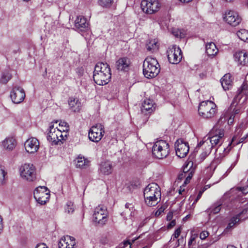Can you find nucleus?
<instances>
[{"label": "nucleus", "mask_w": 248, "mask_h": 248, "mask_svg": "<svg viewBox=\"0 0 248 248\" xmlns=\"http://www.w3.org/2000/svg\"><path fill=\"white\" fill-rule=\"evenodd\" d=\"M176 224V222H175V220H172L170 221V222L168 226H167V227L168 229H171L172 227H173Z\"/></svg>", "instance_id": "4d7b16f0"}, {"label": "nucleus", "mask_w": 248, "mask_h": 248, "mask_svg": "<svg viewBox=\"0 0 248 248\" xmlns=\"http://www.w3.org/2000/svg\"><path fill=\"white\" fill-rule=\"evenodd\" d=\"M232 78L230 74H225L221 79L220 82L223 89L226 91L232 87Z\"/></svg>", "instance_id": "b1692460"}, {"label": "nucleus", "mask_w": 248, "mask_h": 248, "mask_svg": "<svg viewBox=\"0 0 248 248\" xmlns=\"http://www.w3.org/2000/svg\"><path fill=\"white\" fill-rule=\"evenodd\" d=\"M167 56L169 61L172 64L179 63L182 58V51L180 48L173 45L169 48L167 50Z\"/></svg>", "instance_id": "9b49d317"}, {"label": "nucleus", "mask_w": 248, "mask_h": 248, "mask_svg": "<svg viewBox=\"0 0 248 248\" xmlns=\"http://www.w3.org/2000/svg\"><path fill=\"white\" fill-rule=\"evenodd\" d=\"M146 47L148 51L152 52L157 50L158 47L157 41L155 39L149 40L146 44Z\"/></svg>", "instance_id": "c756f323"}, {"label": "nucleus", "mask_w": 248, "mask_h": 248, "mask_svg": "<svg viewBox=\"0 0 248 248\" xmlns=\"http://www.w3.org/2000/svg\"><path fill=\"white\" fill-rule=\"evenodd\" d=\"M185 191V189L184 188H182V187H180L179 190V193L180 194L182 195L183 193Z\"/></svg>", "instance_id": "69168bd1"}, {"label": "nucleus", "mask_w": 248, "mask_h": 248, "mask_svg": "<svg viewBox=\"0 0 248 248\" xmlns=\"http://www.w3.org/2000/svg\"><path fill=\"white\" fill-rule=\"evenodd\" d=\"M217 165V164L216 161H213L211 162L210 165L205 170L204 173H205L207 178H210L212 176Z\"/></svg>", "instance_id": "2f4dec72"}, {"label": "nucleus", "mask_w": 248, "mask_h": 248, "mask_svg": "<svg viewBox=\"0 0 248 248\" xmlns=\"http://www.w3.org/2000/svg\"><path fill=\"white\" fill-rule=\"evenodd\" d=\"M234 57L235 60L241 65H246L248 64V54L244 51L236 52Z\"/></svg>", "instance_id": "aec40b11"}, {"label": "nucleus", "mask_w": 248, "mask_h": 248, "mask_svg": "<svg viewBox=\"0 0 248 248\" xmlns=\"http://www.w3.org/2000/svg\"><path fill=\"white\" fill-rule=\"evenodd\" d=\"M194 171V170H192L189 172L187 173V174L186 175V179L185 181V184H186L190 182V180H191V179L192 178V177L193 176Z\"/></svg>", "instance_id": "a18cd8bd"}, {"label": "nucleus", "mask_w": 248, "mask_h": 248, "mask_svg": "<svg viewBox=\"0 0 248 248\" xmlns=\"http://www.w3.org/2000/svg\"><path fill=\"white\" fill-rule=\"evenodd\" d=\"M86 19L82 16H78L75 21V27L79 31H84L88 28Z\"/></svg>", "instance_id": "4be33fe9"}, {"label": "nucleus", "mask_w": 248, "mask_h": 248, "mask_svg": "<svg viewBox=\"0 0 248 248\" xmlns=\"http://www.w3.org/2000/svg\"><path fill=\"white\" fill-rule=\"evenodd\" d=\"M130 61L127 57L119 58L116 62V67L119 71H127L129 68Z\"/></svg>", "instance_id": "a211bd4d"}, {"label": "nucleus", "mask_w": 248, "mask_h": 248, "mask_svg": "<svg viewBox=\"0 0 248 248\" xmlns=\"http://www.w3.org/2000/svg\"><path fill=\"white\" fill-rule=\"evenodd\" d=\"M173 35L176 37L184 38L185 36V33L180 30H176L172 32Z\"/></svg>", "instance_id": "79ce46f5"}, {"label": "nucleus", "mask_w": 248, "mask_h": 248, "mask_svg": "<svg viewBox=\"0 0 248 248\" xmlns=\"http://www.w3.org/2000/svg\"><path fill=\"white\" fill-rule=\"evenodd\" d=\"M69 105L74 112H78L81 107L80 102L76 98H71L69 101Z\"/></svg>", "instance_id": "bb28decb"}, {"label": "nucleus", "mask_w": 248, "mask_h": 248, "mask_svg": "<svg viewBox=\"0 0 248 248\" xmlns=\"http://www.w3.org/2000/svg\"><path fill=\"white\" fill-rule=\"evenodd\" d=\"M209 155V148L203 152L200 155V162L203 161Z\"/></svg>", "instance_id": "49530a36"}, {"label": "nucleus", "mask_w": 248, "mask_h": 248, "mask_svg": "<svg viewBox=\"0 0 248 248\" xmlns=\"http://www.w3.org/2000/svg\"><path fill=\"white\" fill-rule=\"evenodd\" d=\"M152 153L158 159H163L169 154V145L166 141L160 140L154 144L152 148Z\"/></svg>", "instance_id": "39448f33"}, {"label": "nucleus", "mask_w": 248, "mask_h": 248, "mask_svg": "<svg viewBox=\"0 0 248 248\" xmlns=\"http://www.w3.org/2000/svg\"><path fill=\"white\" fill-rule=\"evenodd\" d=\"M202 193H203V191H199V193H198V195L193 204L196 203L200 200V199L201 198V197L202 196Z\"/></svg>", "instance_id": "6e6d98bb"}, {"label": "nucleus", "mask_w": 248, "mask_h": 248, "mask_svg": "<svg viewBox=\"0 0 248 248\" xmlns=\"http://www.w3.org/2000/svg\"><path fill=\"white\" fill-rule=\"evenodd\" d=\"M113 0H99L98 3L100 5L103 7H109L111 5Z\"/></svg>", "instance_id": "ea45409f"}, {"label": "nucleus", "mask_w": 248, "mask_h": 248, "mask_svg": "<svg viewBox=\"0 0 248 248\" xmlns=\"http://www.w3.org/2000/svg\"><path fill=\"white\" fill-rule=\"evenodd\" d=\"M181 232V228L180 227L177 228L174 232V233L172 235V237L171 238V240L173 238V240H174V239L177 238Z\"/></svg>", "instance_id": "09e8293b"}, {"label": "nucleus", "mask_w": 248, "mask_h": 248, "mask_svg": "<svg viewBox=\"0 0 248 248\" xmlns=\"http://www.w3.org/2000/svg\"><path fill=\"white\" fill-rule=\"evenodd\" d=\"M76 244L75 239L70 236L62 238L59 243V248H74Z\"/></svg>", "instance_id": "6ab92c4d"}, {"label": "nucleus", "mask_w": 248, "mask_h": 248, "mask_svg": "<svg viewBox=\"0 0 248 248\" xmlns=\"http://www.w3.org/2000/svg\"><path fill=\"white\" fill-rule=\"evenodd\" d=\"M24 146L27 152L32 154L38 151L39 147V142L36 138H31L26 141Z\"/></svg>", "instance_id": "f3484780"}, {"label": "nucleus", "mask_w": 248, "mask_h": 248, "mask_svg": "<svg viewBox=\"0 0 248 248\" xmlns=\"http://www.w3.org/2000/svg\"><path fill=\"white\" fill-rule=\"evenodd\" d=\"M175 149L176 155L181 158H184L189 152V145L187 142L179 139L175 143Z\"/></svg>", "instance_id": "4468645a"}, {"label": "nucleus", "mask_w": 248, "mask_h": 248, "mask_svg": "<svg viewBox=\"0 0 248 248\" xmlns=\"http://www.w3.org/2000/svg\"><path fill=\"white\" fill-rule=\"evenodd\" d=\"M180 2L182 3H189L191 2L192 0H179Z\"/></svg>", "instance_id": "0e129e2a"}, {"label": "nucleus", "mask_w": 248, "mask_h": 248, "mask_svg": "<svg viewBox=\"0 0 248 248\" xmlns=\"http://www.w3.org/2000/svg\"><path fill=\"white\" fill-rule=\"evenodd\" d=\"M6 172L1 168H0V184H2L5 180Z\"/></svg>", "instance_id": "de8ad7c7"}, {"label": "nucleus", "mask_w": 248, "mask_h": 248, "mask_svg": "<svg viewBox=\"0 0 248 248\" xmlns=\"http://www.w3.org/2000/svg\"><path fill=\"white\" fill-rule=\"evenodd\" d=\"M194 241H195V238L194 237H191L188 243V246H190V245L192 244V242Z\"/></svg>", "instance_id": "680f3d73"}, {"label": "nucleus", "mask_w": 248, "mask_h": 248, "mask_svg": "<svg viewBox=\"0 0 248 248\" xmlns=\"http://www.w3.org/2000/svg\"><path fill=\"white\" fill-rule=\"evenodd\" d=\"M222 202L220 201H217L213 204L210 208H208L206 212L209 215L216 214L219 212Z\"/></svg>", "instance_id": "a878e982"}, {"label": "nucleus", "mask_w": 248, "mask_h": 248, "mask_svg": "<svg viewBox=\"0 0 248 248\" xmlns=\"http://www.w3.org/2000/svg\"><path fill=\"white\" fill-rule=\"evenodd\" d=\"M105 133L104 127L100 124L93 125L89 132V138L93 142L99 141Z\"/></svg>", "instance_id": "1a4fd4ad"}, {"label": "nucleus", "mask_w": 248, "mask_h": 248, "mask_svg": "<svg viewBox=\"0 0 248 248\" xmlns=\"http://www.w3.org/2000/svg\"><path fill=\"white\" fill-rule=\"evenodd\" d=\"M199 76L201 78H204L206 77V73H202L200 74Z\"/></svg>", "instance_id": "e2e57ef3"}, {"label": "nucleus", "mask_w": 248, "mask_h": 248, "mask_svg": "<svg viewBox=\"0 0 248 248\" xmlns=\"http://www.w3.org/2000/svg\"><path fill=\"white\" fill-rule=\"evenodd\" d=\"M62 129H59L57 128L56 134L58 137V139L60 140V142L64 140L63 136L62 134Z\"/></svg>", "instance_id": "8fccbe9b"}, {"label": "nucleus", "mask_w": 248, "mask_h": 248, "mask_svg": "<svg viewBox=\"0 0 248 248\" xmlns=\"http://www.w3.org/2000/svg\"><path fill=\"white\" fill-rule=\"evenodd\" d=\"M203 146L204 147L205 151H206V149H208L209 148V154L211 152V150L213 149V145H212L208 140H202L200 141V142L198 144V146Z\"/></svg>", "instance_id": "e433bc0d"}, {"label": "nucleus", "mask_w": 248, "mask_h": 248, "mask_svg": "<svg viewBox=\"0 0 248 248\" xmlns=\"http://www.w3.org/2000/svg\"><path fill=\"white\" fill-rule=\"evenodd\" d=\"M35 248H48L45 243L38 244L36 245Z\"/></svg>", "instance_id": "bf43d9fd"}, {"label": "nucleus", "mask_w": 248, "mask_h": 248, "mask_svg": "<svg viewBox=\"0 0 248 248\" xmlns=\"http://www.w3.org/2000/svg\"><path fill=\"white\" fill-rule=\"evenodd\" d=\"M143 195L145 202L148 206H153L156 205L158 199L161 197L159 186L156 183L149 184L144 188Z\"/></svg>", "instance_id": "f03ea898"}, {"label": "nucleus", "mask_w": 248, "mask_h": 248, "mask_svg": "<svg viewBox=\"0 0 248 248\" xmlns=\"http://www.w3.org/2000/svg\"><path fill=\"white\" fill-rule=\"evenodd\" d=\"M224 20L229 24L235 27L241 21V18L238 13L233 10H227L223 16Z\"/></svg>", "instance_id": "ddd939ff"}, {"label": "nucleus", "mask_w": 248, "mask_h": 248, "mask_svg": "<svg viewBox=\"0 0 248 248\" xmlns=\"http://www.w3.org/2000/svg\"><path fill=\"white\" fill-rule=\"evenodd\" d=\"M238 214L240 217L242 218V220L248 218V204L245 206L242 212Z\"/></svg>", "instance_id": "58836bf2"}, {"label": "nucleus", "mask_w": 248, "mask_h": 248, "mask_svg": "<svg viewBox=\"0 0 248 248\" xmlns=\"http://www.w3.org/2000/svg\"><path fill=\"white\" fill-rule=\"evenodd\" d=\"M111 76L109 65L105 62H98L95 66L93 78L95 83L99 85L108 84Z\"/></svg>", "instance_id": "f257e3e1"}, {"label": "nucleus", "mask_w": 248, "mask_h": 248, "mask_svg": "<svg viewBox=\"0 0 248 248\" xmlns=\"http://www.w3.org/2000/svg\"><path fill=\"white\" fill-rule=\"evenodd\" d=\"M100 171L102 173L105 175L110 174L112 171L111 164L108 161L102 163L100 167Z\"/></svg>", "instance_id": "cd10ccee"}, {"label": "nucleus", "mask_w": 248, "mask_h": 248, "mask_svg": "<svg viewBox=\"0 0 248 248\" xmlns=\"http://www.w3.org/2000/svg\"><path fill=\"white\" fill-rule=\"evenodd\" d=\"M198 111L203 118L210 119L214 117L217 113V106L211 101H203L199 106Z\"/></svg>", "instance_id": "20e7f679"}, {"label": "nucleus", "mask_w": 248, "mask_h": 248, "mask_svg": "<svg viewBox=\"0 0 248 248\" xmlns=\"http://www.w3.org/2000/svg\"><path fill=\"white\" fill-rule=\"evenodd\" d=\"M173 214L171 212H169L167 216V220L170 221L172 218Z\"/></svg>", "instance_id": "052dcab7"}, {"label": "nucleus", "mask_w": 248, "mask_h": 248, "mask_svg": "<svg viewBox=\"0 0 248 248\" xmlns=\"http://www.w3.org/2000/svg\"><path fill=\"white\" fill-rule=\"evenodd\" d=\"M68 213H72L74 211L73 204L71 202H68L67 203V208L65 209Z\"/></svg>", "instance_id": "37998d69"}, {"label": "nucleus", "mask_w": 248, "mask_h": 248, "mask_svg": "<svg viewBox=\"0 0 248 248\" xmlns=\"http://www.w3.org/2000/svg\"><path fill=\"white\" fill-rule=\"evenodd\" d=\"M211 134L212 136H209L207 138L206 140H208L209 143L213 145L214 147L215 146L219 145H221L222 143V139L224 136V131L223 129L217 128L214 127L212 129Z\"/></svg>", "instance_id": "f8f14e48"}, {"label": "nucleus", "mask_w": 248, "mask_h": 248, "mask_svg": "<svg viewBox=\"0 0 248 248\" xmlns=\"http://www.w3.org/2000/svg\"><path fill=\"white\" fill-rule=\"evenodd\" d=\"M164 209L162 207L160 208L157 211H156L155 213V216L156 217H158L163 212Z\"/></svg>", "instance_id": "13d9d810"}, {"label": "nucleus", "mask_w": 248, "mask_h": 248, "mask_svg": "<svg viewBox=\"0 0 248 248\" xmlns=\"http://www.w3.org/2000/svg\"><path fill=\"white\" fill-rule=\"evenodd\" d=\"M93 220L98 225H105L108 217V213L107 208L103 205H99L94 209L93 216Z\"/></svg>", "instance_id": "423d86ee"}, {"label": "nucleus", "mask_w": 248, "mask_h": 248, "mask_svg": "<svg viewBox=\"0 0 248 248\" xmlns=\"http://www.w3.org/2000/svg\"><path fill=\"white\" fill-rule=\"evenodd\" d=\"M209 235V233L207 231H202L200 234L201 239H205Z\"/></svg>", "instance_id": "603ef678"}, {"label": "nucleus", "mask_w": 248, "mask_h": 248, "mask_svg": "<svg viewBox=\"0 0 248 248\" xmlns=\"http://www.w3.org/2000/svg\"><path fill=\"white\" fill-rule=\"evenodd\" d=\"M237 98H234L232 102V103L227 114L228 123L229 124H233L234 118H237L238 115L241 112V107L237 105V103L235 104V100Z\"/></svg>", "instance_id": "2eb2a0df"}, {"label": "nucleus", "mask_w": 248, "mask_h": 248, "mask_svg": "<svg viewBox=\"0 0 248 248\" xmlns=\"http://www.w3.org/2000/svg\"><path fill=\"white\" fill-rule=\"evenodd\" d=\"M237 136H238V135L234 136V137L232 138V142H231V143L233 144L234 145H237V144H238L239 143H242V142H244V140H245L246 139V138H247V137H248V135H245L244 137H243L242 138H241L239 140V141H238V142L236 141V142H235V140H236V139H237Z\"/></svg>", "instance_id": "a19ab883"}, {"label": "nucleus", "mask_w": 248, "mask_h": 248, "mask_svg": "<svg viewBox=\"0 0 248 248\" xmlns=\"http://www.w3.org/2000/svg\"><path fill=\"white\" fill-rule=\"evenodd\" d=\"M20 176L22 179L32 182L36 179L35 168L32 164H24L20 169Z\"/></svg>", "instance_id": "0eeeda50"}, {"label": "nucleus", "mask_w": 248, "mask_h": 248, "mask_svg": "<svg viewBox=\"0 0 248 248\" xmlns=\"http://www.w3.org/2000/svg\"><path fill=\"white\" fill-rule=\"evenodd\" d=\"M34 197L38 203L44 205L49 199V190L46 186H39L34 191Z\"/></svg>", "instance_id": "9d476101"}, {"label": "nucleus", "mask_w": 248, "mask_h": 248, "mask_svg": "<svg viewBox=\"0 0 248 248\" xmlns=\"http://www.w3.org/2000/svg\"><path fill=\"white\" fill-rule=\"evenodd\" d=\"M238 189L239 190L241 191L244 194H246L248 193V186L240 187Z\"/></svg>", "instance_id": "864d4df0"}, {"label": "nucleus", "mask_w": 248, "mask_h": 248, "mask_svg": "<svg viewBox=\"0 0 248 248\" xmlns=\"http://www.w3.org/2000/svg\"><path fill=\"white\" fill-rule=\"evenodd\" d=\"M237 35L242 41L248 42V31L242 29L237 32Z\"/></svg>", "instance_id": "72a5a7b5"}, {"label": "nucleus", "mask_w": 248, "mask_h": 248, "mask_svg": "<svg viewBox=\"0 0 248 248\" xmlns=\"http://www.w3.org/2000/svg\"><path fill=\"white\" fill-rule=\"evenodd\" d=\"M154 105V104L152 100L150 99L145 100L141 105V112L145 114L151 113L155 108Z\"/></svg>", "instance_id": "5701e85b"}, {"label": "nucleus", "mask_w": 248, "mask_h": 248, "mask_svg": "<svg viewBox=\"0 0 248 248\" xmlns=\"http://www.w3.org/2000/svg\"><path fill=\"white\" fill-rule=\"evenodd\" d=\"M227 248H236L233 246L230 245V246H228Z\"/></svg>", "instance_id": "774afa93"}, {"label": "nucleus", "mask_w": 248, "mask_h": 248, "mask_svg": "<svg viewBox=\"0 0 248 248\" xmlns=\"http://www.w3.org/2000/svg\"><path fill=\"white\" fill-rule=\"evenodd\" d=\"M59 126L61 127V129L62 131H66L68 130V124L65 122H61L59 123Z\"/></svg>", "instance_id": "c03bdc74"}, {"label": "nucleus", "mask_w": 248, "mask_h": 248, "mask_svg": "<svg viewBox=\"0 0 248 248\" xmlns=\"http://www.w3.org/2000/svg\"><path fill=\"white\" fill-rule=\"evenodd\" d=\"M3 147L6 150L12 151L16 146V140L11 137L5 139L2 143Z\"/></svg>", "instance_id": "393cba45"}, {"label": "nucleus", "mask_w": 248, "mask_h": 248, "mask_svg": "<svg viewBox=\"0 0 248 248\" xmlns=\"http://www.w3.org/2000/svg\"><path fill=\"white\" fill-rule=\"evenodd\" d=\"M241 218H242L240 217L238 214L235 216L232 217L227 227H226V229L229 230L232 229L235 224L238 223L241 220H242Z\"/></svg>", "instance_id": "7c9ffc66"}, {"label": "nucleus", "mask_w": 248, "mask_h": 248, "mask_svg": "<svg viewBox=\"0 0 248 248\" xmlns=\"http://www.w3.org/2000/svg\"><path fill=\"white\" fill-rule=\"evenodd\" d=\"M76 72L79 76L81 77L83 74L84 69L82 67H78L77 69Z\"/></svg>", "instance_id": "5fc2aeb1"}, {"label": "nucleus", "mask_w": 248, "mask_h": 248, "mask_svg": "<svg viewBox=\"0 0 248 248\" xmlns=\"http://www.w3.org/2000/svg\"><path fill=\"white\" fill-rule=\"evenodd\" d=\"M10 96L14 103L18 104L24 99L25 93L22 88L15 87L11 92Z\"/></svg>", "instance_id": "dca6fc26"}, {"label": "nucleus", "mask_w": 248, "mask_h": 248, "mask_svg": "<svg viewBox=\"0 0 248 248\" xmlns=\"http://www.w3.org/2000/svg\"><path fill=\"white\" fill-rule=\"evenodd\" d=\"M138 239V237L135 238L132 240V242H130L129 240H126L124 242V247H126L129 245V248H131V245L132 243H134L136 240Z\"/></svg>", "instance_id": "3c124183"}, {"label": "nucleus", "mask_w": 248, "mask_h": 248, "mask_svg": "<svg viewBox=\"0 0 248 248\" xmlns=\"http://www.w3.org/2000/svg\"><path fill=\"white\" fill-rule=\"evenodd\" d=\"M140 5L143 12L150 15L157 12L161 6L158 0H142Z\"/></svg>", "instance_id": "6e6552de"}, {"label": "nucleus", "mask_w": 248, "mask_h": 248, "mask_svg": "<svg viewBox=\"0 0 248 248\" xmlns=\"http://www.w3.org/2000/svg\"><path fill=\"white\" fill-rule=\"evenodd\" d=\"M12 74L9 71H5L2 74L0 81L2 83L6 84L12 78Z\"/></svg>", "instance_id": "f704fd0d"}, {"label": "nucleus", "mask_w": 248, "mask_h": 248, "mask_svg": "<svg viewBox=\"0 0 248 248\" xmlns=\"http://www.w3.org/2000/svg\"><path fill=\"white\" fill-rule=\"evenodd\" d=\"M206 52L208 56H214L217 52L216 45L214 43H209L206 46Z\"/></svg>", "instance_id": "c85d7f7f"}, {"label": "nucleus", "mask_w": 248, "mask_h": 248, "mask_svg": "<svg viewBox=\"0 0 248 248\" xmlns=\"http://www.w3.org/2000/svg\"><path fill=\"white\" fill-rule=\"evenodd\" d=\"M160 65L157 61L152 57L146 58L143 62V73L148 78L157 76L160 72Z\"/></svg>", "instance_id": "7ed1b4c3"}, {"label": "nucleus", "mask_w": 248, "mask_h": 248, "mask_svg": "<svg viewBox=\"0 0 248 248\" xmlns=\"http://www.w3.org/2000/svg\"><path fill=\"white\" fill-rule=\"evenodd\" d=\"M193 162L192 161H188L183 166V172L184 173L185 176H186L187 173L189 172L191 170H194V169L192 168Z\"/></svg>", "instance_id": "c9c22d12"}, {"label": "nucleus", "mask_w": 248, "mask_h": 248, "mask_svg": "<svg viewBox=\"0 0 248 248\" xmlns=\"http://www.w3.org/2000/svg\"><path fill=\"white\" fill-rule=\"evenodd\" d=\"M57 127L54 128V125L51 124L49 126V131L47 137V140L52 142V144H58L60 142V140L58 139L56 134Z\"/></svg>", "instance_id": "412c9836"}, {"label": "nucleus", "mask_w": 248, "mask_h": 248, "mask_svg": "<svg viewBox=\"0 0 248 248\" xmlns=\"http://www.w3.org/2000/svg\"><path fill=\"white\" fill-rule=\"evenodd\" d=\"M185 177L186 176H185L184 173L183 172V173H181L179 175L178 178L179 179H182L184 177Z\"/></svg>", "instance_id": "338daca9"}, {"label": "nucleus", "mask_w": 248, "mask_h": 248, "mask_svg": "<svg viewBox=\"0 0 248 248\" xmlns=\"http://www.w3.org/2000/svg\"><path fill=\"white\" fill-rule=\"evenodd\" d=\"M238 93L237 95L235 96V98H237L238 97H241L240 94L243 93L244 94H248V85L247 84H244L242 85L241 90H239L238 91Z\"/></svg>", "instance_id": "4c0bfd02"}, {"label": "nucleus", "mask_w": 248, "mask_h": 248, "mask_svg": "<svg viewBox=\"0 0 248 248\" xmlns=\"http://www.w3.org/2000/svg\"><path fill=\"white\" fill-rule=\"evenodd\" d=\"M76 166L79 168H84L88 166L89 161L84 157L78 156L77 159Z\"/></svg>", "instance_id": "473e14b6"}]
</instances>
